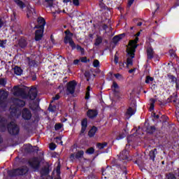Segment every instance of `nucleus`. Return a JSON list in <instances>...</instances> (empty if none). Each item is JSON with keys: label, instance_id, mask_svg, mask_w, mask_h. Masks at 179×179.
Listing matches in <instances>:
<instances>
[{"label": "nucleus", "instance_id": "f257e3e1", "mask_svg": "<svg viewBox=\"0 0 179 179\" xmlns=\"http://www.w3.org/2000/svg\"><path fill=\"white\" fill-rule=\"evenodd\" d=\"M138 41H139V38L136 37L134 40H131L129 42V45L127 47V65L129 66H132L134 65V58H135V52L138 48Z\"/></svg>", "mask_w": 179, "mask_h": 179}, {"label": "nucleus", "instance_id": "f03ea898", "mask_svg": "<svg viewBox=\"0 0 179 179\" xmlns=\"http://www.w3.org/2000/svg\"><path fill=\"white\" fill-rule=\"evenodd\" d=\"M44 26H45V20L43 17H38V24L34 27V29H39L35 32L36 41H40V40L43 38V34H44Z\"/></svg>", "mask_w": 179, "mask_h": 179}, {"label": "nucleus", "instance_id": "7ed1b4c3", "mask_svg": "<svg viewBox=\"0 0 179 179\" xmlns=\"http://www.w3.org/2000/svg\"><path fill=\"white\" fill-rule=\"evenodd\" d=\"M13 103H14L15 106H11L10 107V115L11 117H14V118H19V116L16 115L17 114V107H24L26 103L24 101L17 99H14Z\"/></svg>", "mask_w": 179, "mask_h": 179}, {"label": "nucleus", "instance_id": "20e7f679", "mask_svg": "<svg viewBox=\"0 0 179 179\" xmlns=\"http://www.w3.org/2000/svg\"><path fill=\"white\" fill-rule=\"evenodd\" d=\"M16 93H19L22 99H30V100H34L37 97V92L36 91L29 90H18Z\"/></svg>", "mask_w": 179, "mask_h": 179}, {"label": "nucleus", "instance_id": "39448f33", "mask_svg": "<svg viewBox=\"0 0 179 179\" xmlns=\"http://www.w3.org/2000/svg\"><path fill=\"white\" fill-rule=\"evenodd\" d=\"M64 33L66 34V36L64 37V43H69V45L72 48V49L75 50V48H76V45L72 39V37H73V34L71 33L70 30H66V31H64Z\"/></svg>", "mask_w": 179, "mask_h": 179}, {"label": "nucleus", "instance_id": "423d86ee", "mask_svg": "<svg viewBox=\"0 0 179 179\" xmlns=\"http://www.w3.org/2000/svg\"><path fill=\"white\" fill-rule=\"evenodd\" d=\"M29 171V169L27 166H24L22 168H20L17 169H14L11 171H10L9 175L11 176H23L26 174Z\"/></svg>", "mask_w": 179, "mask_h": 179}, {"label": "nucleus", "instance_id": "0eeeda50", "mask_svg": "<svg viewBox=\"0 0 179 179\" xmlns=\"http://www.w3.org/2000/svg\"><path fill=\"white\" fill-rule=\"evenodd\" d=\"M8 131L10 135H17L19 134V127L15 122H11L7 127Z\"/></svg>", "mask_w": 179, "mask_h": 179}, {"label": "nucleus", "instance_id": "6e6552de", "mask_svg": "<svg viewBox=\"0 0 179 179\" xmlns=\"http://www.w3.org/2000/svg\"><path fill=\"white\" fill-rule=\"evenodd\" d=\"M21 114L23 120H24L25 121H29V120H31V111H30V110H29L27 108H24V109H22Z\"/></svg>", "mask_w": 179, "mask_h": 179}, {"label": "nucleus", "instance_id": "1a4fd4ad", "mask_svg": "<svg viewBox=\"0 0 179 179\" xmlns=\"http://www.w3.org/2000/svg\"><path fill=\"white\" fill-rule=\"evenodd\" d=\"M38 87L37 85L31 86L30 87H26L23 85H20L15 86L13 87V90H37Z\"/></svg>", "mask_w": 179, "mask_h": 179}, {"label": "nucleus", "instance_id": "9d476101", "mask_svg": "<svg viewBox=\"0 0 179 179\" xmlns=\"http://www.w3.org/2000/svg\"><path fill=\"white\" fill-rule=\"evenodd\" d=\"M29 163L32 169L38 170V167H40V161H38V158H34L31 159Z\"/></svg>", "mask_w": 179, "mask_h": 179}, {"label": "nucleus", "instance_id": "9b49d317", "mask_svg": "<svg viewBox=\"0 0 179 179\" xmlns=\"http://www.w3.org/2000/svg\"><path fill=\"white\" fill-rule=\"evenodd\" d=\"M9 93L8 91L0 90V104L5 103L6 101V99H8Z\"/></svg>", "mask_w": 179, "mask_h": 179}, {"label": "nucleus", "instance_id": "f8f14e48", "mask_svg": "<svg viewBox=\"0 0 179 179\" xmlns=\"http://www.w3.org/2000/svg\"><path fill=\"white\" fill-rule=\"evenodd\" d=\"M97 114H99V112L96 109H90L87 112V115L89 118H95V117H97Z\"/></svg>", "mask_w": 179, "mask_h": 179}, {"label": "nucleus", "instance_id": "ddd939ff", "mask_svg": "<svg viewBox=\"0 0 179 179\" xmlns=\"http://www.w3.org/2000/svg\"><path fill=\"white\" fill-rule=\"evenodd\" d=\"M81 131L80 135H83V134H85V131H86V128H87V119H83L81 122Z\"/></svg>", "mask_w": 179, "mask_h": 179}, {"label": "nucleus", "instance_id": "4468645a", "mask_svg": "<svg viewBox=\"0 0 179 179\" xmlns=\"http://www.w3.org/2000/svg\"><path fill=\"white\" fill-rule=\"evenodd\" d=\"M78 83L75 80L70 81L67 83V90H75Z\"/></svg>", "mask_w": 179, "mask_h": 179}, {"label": "nucleus", "instance_id": "2eb2a0df", "mask_svg": "<svg viewBox=\"0 0 179 179\" xmlns=\"http://www.w3.org/2000/svg\"><path fill=\"white\" fill-rule=\"evenodd\" d=\"M48 173H50V169L47 167H43L41 171V178H47V176H48Z\"/></svg>", "mask_w": 179, "mask_h": 179}, {"label": "nucleus", "instance_id": "dca6fc26", "mask_svg": "<svg viewBox=\"0 0 179 179\" xmlns=\"http://www.w3.org/2000/svg\"><path fill=\"white\" fill-rule=\"evenodd\" d=\"M13 69L14 71L15 75H17V76H20L23 74V69L17 66H15Z\"/></svg>", "mask_w": 179, "mask_h": 179}, {"label": "nucleus", "instance_id": "f3484780", "mask_svg": "<svg viewBox=\"0 0 179 179\" xmlns=\"http://www.w3.org/2000/svg\"><path fill=\"white\" fill-rule=\"evenodd\" d=\"M13 1L15 3H16V5L20 8V9H22L23 10V9L26 8V4L21 0H13Z\"/></svg>", "mask_w": 179, "mask_h": 179}, {"label": "nucleus", "instance_id": "a211bd4d", "mask_svg": "<svg viewBox=\"0 0 179 179\" xmlns=\"http://www.w3.org/2000/svg\"><path fill=\"white\" fill-rule=\"evenodd\" d=\"M18 45L21 48H25V47H27V41H26V39L21 38L19 40L18 42Z\"/></svg>", "mask_w": 179, "mask_h": 179}, {"label": "nucleus", "instance_id": "6ab92c4d", "mask_svg": "<svg viewBox=\"0 0 179 179\" xmlns=\"http://www.w3.org/2000/svg\"><path fill=\"white\" fill-rule=\"evenodd\" d=\"M155 54V52L153 51V48H148L147 49V57L148 59H152L153 58V55Z\"/></svg>", "mask_w": 179, "mask_h": 179}, {"label": "nucleus", "instance_id": "aec40b11", "mask_svg": "<svg viewBox=\"0 0 179 179\" xmlns=\"http://www.w3.org/2000/svg\"><path fill=\"white\" fill-rule=\"evenodd\" d=\"M165 179H177V176H176L174 172H169L166 173Z\"/></svg>", "mask_w": 179, "mask_h": 179}, {"label": "nucleus", "instance_id": "412c9836", "mask_svg": "<svg viewBox=\"0 0 179 179\" xmlns=\"http://www.w3.org/2000/svg\"><path fill=\"white\" fill-rule=\"evenodd\" d=\"M120 157L122 160H127L128 159V150H124L120 152Z\"/></svg>", "mask_w": 179, "mask_h": 179}, {"label": "nucleus", "instance_id": "4be33fe9", "mask_svg": "<svg viewBox=\"0 0 179 179\" xmlns=\"http://www.w3.org/2000/svg\"><path fill=\"white\" fill-rule=\"evenodd\" d=\"M97 132V129L96 127H93L88 132V136L90 138H93L94 135H96V133Z\"/></svg>", "mask_w": 179, "mask_h": 179}, {"label": "nucleus", "instance_id": "5701e85b", "mask_svg": "<svg viewBox=\"0 0 179 179\" xmlns=\"http://www.w3.org/2000/svg\"><path fill=\"white\" fill-rule=\"evenodd\" d=\"M101 43H103V38L100 36H97L96 38L95 39V43H94V45H95L96 47H99V45H100Z\"/></svg>", "mask_w": 179, "mask_h": 179}, {"label": "nucleus", "instance_id": "b1692460", "mask_svg": "<svg viewBox=\"0 0 179 179\" xmlns=\"http://www.w3.org/2000/svg\"><path fill=\"white\" fill-rule=\"evenodd\" d=\"M27 17H30L31 15H36V10L34 8L30 9V8L27 7Z\"/></svg>", "mask_w": 179, "mask_h": 179}, {"label": "nucleus", "instance_id": "393cba45", "mask_svg": "<svg viewBox=\"0 0 179 179\" xmlns=\"http://www.w3.org/2000/svg\"><path fill=\"white\" fill-rule=\"evenodd\" d=\"M156 155H157V149L156 148L150 152V157L153 162H155Z\"/></svg>", "mask_w": 179, "mask_h": 179}, {"label": "nucleus", "instance_id": "a878e982", "mask_svg": "<svg viewBox=\"0 0 179 179\" xmlns=\"http://www.w3.org/2000/svg\"><path fill=\"white\" fill-rule=\"evenodd\" d=\"M122 36H124V34L114 36L113 38V42L114 43V44H117V43H118V41H120L122 38Z\"/></svg>", "mask_w": 179, "mask_h": 179}, {"label": "nucleus", "instance_id": "bb28decb", "mask_svg": "<svg viewBox=\"0 0 179 179\" xmlns=\"http://www.w3.org/2000/svg\"><path fill=\"white\" fill-rule=\"evenodd\" d=\"M156 131V127L155 126H150L147 128L148 134H154Z\"/></svg>", "mask_w": 179, "mask_h": 179}, {"label": "nucleus", "instance_id": "cd10ccee", "mask_svg": "<svg viewBox=\"0 0 179 179\" xmlns=\"http://www.w3.org/2000/svg\"><path fill=\"white\" fill-rule=\"evenodd\" d=\"M84 155L85 152H83V150L78 151L77 153H76V159H82Z\"/></svg>", "mask_w": 179, "mask_h": 179}, {"label": "nucleus", "instance_id": "c85d7f7f", "mask_svg": "<svg viewBox=\"0 0 179 179\" xmlns=\"http://www.w3.org/2000/svg\"><path fill=\"white\" fill-rule=\"evenodd\" d=\"M134 114H135V111H134V109H132V108H129L126 113V115H129V118H130L131 117H132V115H134Z\"/></svg>", "mask_w": 179, "mask_h": 179}, {"label": "nucleus", "instance_id": "c756f323", "mask_svg": "<svg viewBox=\"0 0 179 179\" xmlns=\"http://www.w3.org/2000/svg\"><path fill=\"white\" fill-rule=\"evenodd\" d=\"M127 130H124L122 133H120L118 136V137L117 138V139L118 141H120V139H124V138H125V136H127Z\"/></svg>", "mask_w": 179, "mask_h": 179}, {"label": "nucleus", "instance_id": "7c9ffc66", "mask_svg": "<svg viewBox=\"0 0 179 179\" xmlns=\"http://www.w3.org/2000/svg\"><path fill=\"white\" fill-rule=\"evenodd\" d=\"M106 146H107V143H98L96 144V148H98L99 150L104 149Z\"/></svg>", "mask_w": 179, "mask_h": 179}, {"label": "nucleus", "instance_id": "2f4dec72", "mask_svg": "<svg viewBox=\"0 0 179 179\" xmlns=\"http://www.w3.org/2000/svg\"><path fill=\"white\" fill-rule=\"evenodd\" d=\"M56 173L57 177H59L61 176V164L59 162L56 168Z\"/></svg>", "mask_w": 179, "mask_h": 179}, {"label": "nucleus", "instance_id": "473e14b6", "mask_svg": "<svg viewBox=\"0 0 179 179\" xmlns=\"http://www.w3.org/2000/svg\"><path fill=\"white\" fill-rule=\"evenodd\" d=\"M30 108L33 110V111H36V110L38 109V105L37 103H34L30 105Z\"/></svg>", "mask_w": 179, "mask_h": 179}, {"label": "nucleus", "instance_id": "72a5a7b5", "mask_svg": "<svg viewBox=\"0 0 179 179\" xmlns=\"http://www.w3.org/2000/svg\"><path fill=\"white\" fill-rule=\"evenodd\" d=\"M153 80H155V78L153 77H150V76H148L145 78V83H152V82H153Z\"/></svg>", "mask_w": 179, "mask_h": 179}, {"label": "nucleus", "instance_id": "f704fd0d", "mask_svg": "<svg viewBox=\"0 0 179 179\" xmlns=\"http://www.w3.org/2000/svg\"><path fill=\"white\" fill-rule=\"evenodd\" d=\"M27 62L29 66H34V65H36V62L34 60L30 59L29 57H27Z\"/></svg>", "mask_w": 179, "mask_h": 179}, {"label": "nucleus", "instance_id": "c9c22d12", "mask_svg": "<svg viewBox=\"0 0 179 179\" xmlns=\"http://www.w3.org/2000/svg\"><path fill=\"white\" fill-rule=\"evenodd\" d=\"M155 103H156V100H155L154 99H150V109L152 111V110H153L155 108Z\"/></svg>", "mask_w": 179, "mask_h": 179}, {"label": "nucleus", "instance_id": "e433bc0d", "mask_svg": "<svg viewBox=\"0 0 179 179\" xmlns=\"http://www.w3.org/2000/svg\"><path fill=\"white\" fill-rule=\"evenodd\" d=\"M56 110H57V106L50 104L48 107V111H50L51 113H54Z\"/></svg>", "mask_w": 179, "mask_h": 179}, {"label": "nucleus", "instance_id": "4c0bfd02", "mask_svg": "<svg viewBox=\"0 0 179 179\" xmlns=\"http://www.w3.org/2000/svg\"><path fill=\"white\" fill-rule=\"evenodd\" d=\"M86 153L87 155H93L94 153V148H90L87 150Z\"/></svg>", "mask_w": 179, "mask_h": 179}, {"label": "nucleus", "instance_id": "58836bf2", "mask_svg": "<svg viewBox=\"0 0 179 179\" xmlns=\"http://www.w3.org/2000/svg\"><path fill=\"white\" fill-rule=\"evenodd\" d=\"M6 85V78H0V86L3 87Z\"/></svg>", "mask_w": 179, "mask_h": 179}, {"label": "nucleus", "instance_id": "ea45409f", "mask_svg": "<svg viewBox=\"0 0 179 179\" xmlns=\"http://www.w3.org/2000/svg\"><path fill=\"white\" fill-rule=\"evenodd\" d=\"M93 66L94 68H99V66H100V62H99L97 59H95L93 62Z\"/></svg>", "mask_w": 179, "mask_h": 179}, {"label": "nucleus", "instance_id": "a19ab883", "mask_svg": "<svg viewBox=\"0 0 179 179\" xmlns=\"http://www.w3.org/2000/svg\"><path fill=\"white\" fill-rule=\"evenodd\" d=\"M62 128V124L61 123H57L55 125V131H59Z\"/></svg>", "mask_w": 179, "mask_h": 179}, {"label": "nucleus", "instance_id": "79ce46f5", "mask_svg": "<svg viewBox=\"0 0 179 179\" xmlns=\"http://www.w3.org/2000/svg\"><path fill=\"white\" fill-rule=\"evenodd\" d=\"M59 97H61L59 96V94H56L55 97H52V100L51 101V103H53L54 101H55V100H59Z\"/></svg>", "mask_w": 179, "mask_h": 179}, {"label": "nucleus", "instance_id": "37998d69", "mask_svg": "<svg viewBox=\"0 0 179 179\" xmlns=\"http://www.w3.org/2000/svg\"><path fill=\"white\" fill-rule=\"evenodd\" d=\"M49 148H50V150H54L55 149V148H57V145H56L55 143H51L50 144Z\"/></svg>", "mask_w": 179, "mask_h": 179}, {"label": "nucleus", "instance_id": "c03bdc74", "mask_svg": "<svg viewBox=\"0 0 179 179\" xmlns=\"http://www.w3.org/2000/svg\"><path fill=\"white\" fill-rule=\"evenodd\" d=\"M115 78H116V79H118L119 80H121V79H122V76L120 73H116L114 74Z\"/></svg>", "mask_w": 179, "mask_h": 179}, {"label": "nucleus", "instance_id": "a18cd8bd", "mask_svg": "<svg viewBox=\"0 0 179 179\" xmlns=\"http://www.w3.org/2000/svg\"><path fill=\"white\" fill-rule=\"evenodd\" d=\"M6 44V41H0V47H1V48H5Z\"/></svg>", "mask_w": 179, "mask_h": 179}, {"label": "nucleus", "instance_id": "49530a36", "mask_svg": "<svg viewBox=\"0 0 179 179\" xmlns=\"http://www.w3.org/2000/svg\"><path fill=\"white\" fill-rule=\"evenodd\" d=\"M56 142L57 143H62V138L61 137H56Z\"/></svg>", "mask_w": 179, "mask_h": 179}, {"label": "nucleus", "instance_id": "de8ad7c7", "mask_svg": "<svg viewBox=\"0 0 179 179\" xmlns=\"http://www.w3.org/2000/svg\"><path fill=\"white\" fill-rule=\"evenodd\" d=\"M45 2L48 3L49 6H52V2H54V0H45Z\"/></svg>", "mask_w": 179, "mask_h": 179}, {"label": "nucleus", "instance_id": "09e8293b", "mask_svg": "<svg viewBox=\"0 0 179 179\" xmlns=\"http://www.w3.org/2000/svg\"><path fill=\"white\" fill-rule=\"evenodd\" d=\"M90 99V92L89 91H87L85 94V100H89Z\"/></svg>", "mask_w": 179, "mask_h": 179}, {"label": "nucleus", "instance_id": "8fccbe9b", "mask_svg": "<svg viewBox=\"0 0 179 179\" xmlns=\"http://www.w3.org/2000/svg\"><path fill=\"white\" fill-rule=\"evenodd\" d=\"M6 129V125L5 124L1 125V127H0V131H1L2 132H4Z\"/></svg>", "mask_w": 179, "mask_h": 179}, {"label": "nucleus", "instance_id": "3c124183", "mask_svg": "<svg viewBox=\"0 0 179 179\" xmlns=\"http://www.w3.org/2000/svg\"><path fill=\"white\" fill-rule=\"evenodd\" d=\"M76 48H77V50H79L80 51H81V52H83V51H85V49H83L82 48V46H80L79 45H77Z\"/></svg>", "mask_w": 179, "mask_h": 179}, {"label": "nucleus", "instance_id": "603ef678", "mask_svg": "<svg viewBox=\"0 0 179 179\" xmlns=\"http://www.w3.org/2000/svg\"><path fill=\"white\" fill-rule=\"evenodd\" d=\"M73 3L75 6H79V0H73Z\"/></svg>", "mask_w": 179, "mask_h": 179}, {"label": "nucleus", "instance_id": "864d4df0", "mask_svg": "<svg viewBox=\"0 0 179 179\" xmlns=\"http://www.w3.org/2000/svg\"><path fill=\"white\" fill-rule=\"evenodd\" d=\"M134 2H135V0H129L128 1L129 8H130V6H132V4L134 3Z\"/></svg>", "mask_w": 179, "mask_h": 179}, {"label": "nucleus", "instance_id": "5fc2aeb1", "mask_svg": "<svg viewBox=\"0 0 179 179\" xmlns=\"http://www.w3.org/2000/svg\"><path fill=\"white\" fill-rule=\"evenodd\" d=\"M81 62H87V58L86 57H83L80 58Z\"/></svg>", "mask_w": 179, "mask_h": 179}, {"label": "nucleus", "instance_id": "6e6d98bb", "mask_svg": "<svg viewBox=\"0 0 179 179\" xmlns=\"http://www.w3.org/2000/svg\"><path fill=\"white\" fill-rule=\"evenodd\" d=\"M135 72H136V68L129 70V73H135Z\"/></svg>", "mask_w": 179, "mask_h": 179}, {"label": "nucleus", "instance_id": "4d7b16f0", "mask_svg": "<svg viewBox=\"0 0 179 179\" xmlns=\"http://www.w3.org/2000/svg\"><path fill=\"white\" fill-rule=\"evenodd\" d=\"M112 87H114V89H118V84L115 82H113Z\"/></svg>", "mask_w": 179, "mask_h": 179}, {"label": "nucleus", "instance_id": "13d9d810", "mask_svg": "<svg viewBox=\"0 0 179 179\" xmlns=\"http://www.w3.org/2000/svg\"><path fill=\"white\" fill-rule=\"evenodd\" d=\"M99 6L100 8H101L102 9H104V8H106V5L104 4V3H103V1H101L99 3Z\"/></svg>", "mask_w": 179, "mask_h": 179}, {"label": "nucleus", "instance_id": "bf43d9fd", "mask_svg": "<svg viewBox=\"0 0 179 179\" xmlns=\"http://www.w3.org/2000/svg\"><path fill=\"white\" fill-rule=\"evenodd\" d=\"M76 155L75 154H71V156H70V159L71 160H75V159H76Z\"/></svg>", "mask_w": 179, "mask_h": 179}, {"label": "nucleus", "instance_id": "052dcab7", "mask_svg": "<svg viewBox=\"0 0 179 179\" xmlns=\"http://www.w3.org/2000/svg\"><path fill=\"white\" fill-rule=\"evenodd\" d=\"M80 62V59H75L73 61V65H78Z\"/></svg>", "mask_w": 179, "mask_h": 179}, {"label": "nucleus", "instance_id": "680f3d73", "mask_svg": "<svg viewBox=\"0 0 179 179\" xmlns=\"http://www.w3.org/2000/svg\"><path fill=\"white\" fill-rule=\"evenodd\" d=\"M75 93L74 90H68L66 91V94H73Z\"/></svg>", "mask_w": 179, "mask_h": 179}, {"label": "nucleus", "instance_id": "e2e57ef3", "mask_svg": "<svg viewBox=\"0 0 179 179\" xmlns=\"http://www.w3.org/2000/svg\"><path fill=\"white\" fill-rule=\"evenodd\" d=\"M115 64H118V57H117V55H115Z\"/></svg>", "mask_w": 179, "mask_h": 179}, {"label": "nucleus", "instance_id": "0e129e2a", "mask_svg": "<svg viewBox=\"0 0 179 179\" xmlns=\"http://www.w3.org/2000/svg\"><path fill=\"white\" fill-rule=\"evenodd\" d=\"M154 117H155V118H156L157 120H158V118H160V115H156V113H154Z\"/></svg>", "mask_w": 179, "mask_h": 179}, {"label": "nucleus", "instance_id": "69168bd1", "mask_svg": "<svg viewBox=\"0 0 179 179\" xmlns=\"http://www.w3.org/2000/svg\"><path fill=\"white\" fill-rule=\"evenodd\" d=\"M177 6H179V3H176V4L171 8V9H176V8H177Z\"/></svg>", "mask_w": 179, "mask_h": 179}, {"label": "nucleus", "instance_id": "338daca9", "mask_svg": "<svg viewBox=\"0 0 179 179\" xmlns=\"http://www.w3.org/2000/svg\"><path fill=\"white\" fill-rule=\"evenodd\" d=\"M50 40H51V41L53 44H54V43H55V41H54V37L52 36V35L50 36Z\"/></svg>", "mask_w": 179, "mask_h": 179}, {"label": "nucleus", "instance_id": "774afa93", "mask_svg": "<svg viewBox=\"0 0 179 179\" xmlns=\"http://www.w3.org/2000/svg\"><path fill=\"white\" fill-rule=\"evenodd\" d=\"M3 26V22H2V20H0V29Z\"/></svg>", "mask_w": 179, "mask_h": 179}]
</instances>
